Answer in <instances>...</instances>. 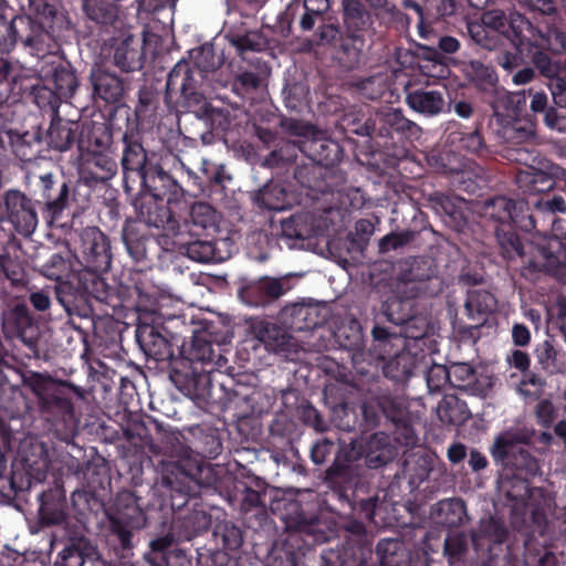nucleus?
<instances>
[{
  "label": "nucleus",
  "instance_id": "obj_1",
  "mask_svg": "<svg viewBox=\"0 0 566 566\" xmlns=\"http://www.w3.org/2000/svg\"><path fill=\"white\" fill-rule=\"evenodd\" d=\"M3 376L0 390V437L4 443L13 438L11 422L19 421L30 412V406L20 387L31 391L35 398L40 417L50 423L62 440L73 438L78 428L75 400L84 398L83 389L67 380H59L48 373L28 369L23 364Z\"/></svg>",
  "mask_w": 566,
  "mask_h": 566
},
{
  "label": "nucleus",
  "instance_id": "obj_2",
  "mask_svg": "<svg viewBox=\"0 0 566 566\" xmlns=\"http://www.w3.org/2000/svg\"><path fill=\"white\" fill-rule=\"evenodd\" d=\"M75 249L81 253L83 269L72 276L70 282L57 287V302L67 313L70 325L83 333L88 327L76 323L75 318L94 324L92 300L112 307L119 305L114 287L109 286L102 273L107 272L112 264L111 241L97 227H86L75 231Z\"/></svg>",
  "mask_w": 566,
  "mask_h": 566
},
{
  "label": "nucleus",
  "instance_id": "obj_3",
  "mask_svg": "<svg viewBox=\"0 0 566 566\" xmlns=\"http://www.w3.org/2000/svg\"><path fill=\"white\" fill-rule=\"evenodd\" d=\"M509 530L503 521L490 516L476 530L450 532L444 538L443 556L449 566H499L500 559L517 558L513 544H506Z\"/></svg>",
  "mask_w": 566,
  "mask_h": 566
},
{
  "label": "nucleus",
  "instance_id": "obj_4",
  "mask_svg": "<svg viewBox=\"0 0 566 566\" xmlns=\"http://www.w3.org/2000/svg\"><path fill=\"white\" fill-rule=\"evenodd\" d=\"M213 343L211 332L203 328L195 331L189 343L176 344L178 355L170 380L180 392L197 402L206 400L211 386L210 374L217 365L221 366L222 356L216 354Z\"/></svg>",
  "mask_w": 566,
  "mask_h": 566
},
{
  "label": "nucleus",
  "instance_id": "obj_5",
  "mask_svg": "<svg viewBox=\"0 0 566 566\" xmlns=\"http://www.w3.org/2000/svg\"><path fill=\"white\" fill-rule=\"evenodd\" d=\"M300 151L312 160L311 165L295 168L294 178L302 187L322 195L342 191L345 176L334 170L344 153L338 142L316 130L312 137L300 139Z\"/></svg>",
  "mask_w": 566,
  "mask_h": 566
},
{
  "label": "nucleus",
  "instance_id": "obj_6",
  "mask_svg": "<svg viewBox=\"0 0 566 566\" xmlns=\"http://www.w3.org/2000/svg\"><path fill=\"white\" fill-rule=\"evenodd\" d=\"M324 481L332 496L349 513L369 522L374 520L379 496L371 488L366 468L355 460L340 462L337 455L325 471Z\"/></svg>",
  "mask_w": 566,
  "mask_h": 566
},
{
  "label": "nucleus",
  "instance_id": "obj_7",
  "mask_svg": "<svg viewBox=\"0 0 566 566\" xmlns=\"http://www.w3.org/2000/svg\"><path fill=\"white\" fill-rule=\"evenodd\" d=\"M530 438L522 431L507 430L495 437L490 453L496 464L513 472L518 476V486L523 492L515 493L514 489L506 495L515 502L526 503L531 497H544L542 488L531 486L528 479L537 474L539 470L537 459L528 449L521 444H527Z\"/></svg>",
  "mask_w": 566,
  "mask_h": 566
},
{
  "label": "nucleus",
  "instance_id": "obj_8",
  "mask_svg": "<svg viewBox=\"0 0 566 566\" xmlns=\"http://www.w3.org/2000/svg\"><path fill=\"white\" fill-rule=\"evenodd\" d=\"M421 262L405 260L398 263L392 294L381 304V313L394 325H411L417 321L416 298L423 290V282L430 277L420 266Z\"/></svg>",
  "mask_w": 566,
  "mask_h": 566
},
{
  "label": "nucleus",
  "instance_id": "obj_9",
  "mask_svg": "<svg viewBox=\"0 0 566 566\" xmlns=\"http://www.w3.org/2000/svg\"><path fill=\"white\" fill-rule=\"evenodd\" d=\"M218 66L212 45L205 44L188 51V57L178 61L168 73L165 102L184 97L191 91H207L208 75Z\"/></svg>",
  "mask_w": 566,
  "mask_h": 566
},
{
  "label": "nucleus",
  "instance_id": "obj_10",
  "mask_svg": "<svg viewBox=\"0 0 566 566\" xmlns=\"http://www.w3.org/2000/svg\"><path fill=\"white\" fill-rule=\"evenodd\" d=\"M459 70L467 84L491 106L493 114L510 109L509 114L512 116L516 114L513 108L516 109L520 104L525 103V94L509 93L500 85L499 75L491 63L472 59L460 62Z\"/></svg>",
  "mask_w": 566,
  "mask_h": 566
},
{
  "label": "nucleus",
  "instance_id": "obj_11",
  "mask_svg": "<svg viewBox=\"0 0 566 566\" xmlns=\"http://www.w3.org/2000/svg\"><path fill=\"white\" fill-rule=\"evenodd\" d=\"M114 507V513L109 515L111 534L125 557V553L134 547V532L146 526L145 502L134 491L123 490L117 493Z\"/></svg>",
  "mask_w": 566,
  "mask_h": 566
},
{
  "label": "nucleus",
  "instance_id": "obj_12",
  "mask_svg": "<svg viewBox=\"0 0 566 566\" xmlns=\"http://www.w3.org/2000/svg\"><path fill=\"white\" fill-rule=\"evenodd\" d=\"M421 127L407 118L400 108H388L376 113L375 139L379 146L394 148L392 156H405L407 144L421 137Z\"/></svg>",
  "mask_w": 566,
  "mask_h": 566
},
{
  "label": "nucleus",
  "instance_id": "obj_13",
  "mask_svg": "<svg viewBox=\"0 0 566 566\" xmlns=\"http://www.w3.org/2000/svg\"><path fill=\"white\" fill-rule=\"evenodd\" d=\"M19 455L20 461L12 464L8 478L10 490L15 496L30 492L34 485L43 482L50 468L49 452L42 442L31 443L28 449H20Z\"/></svg>",
  "mask_w": 566,
  "mask_h": 566
},
{
  "label": "nucleus",
  "instance_id": "obj_14",
  "mask_svg": "<svg viewBox=\"0 0 566 566\" xmlns=\"http://www.w3.org/2000/svg\"><path fill=\"white\" fill-rule=\"evenodd\" d=\"M35 202L49 224L61 219L75 199V185L61 174L45 172L39 176Z\"/></svg>",
  "mask_w": 566,
  "mask_h": 566
},
{
  "label": "nucleus",
  "instance_id": "obj_15",
  "mask_svg": "<svg viewBox=\"0 0 566 566\" xmlns=\"http://www.w3.org/2000/svg\"><path fill=\"white\" fill-rule=\"evenodd\" d=\"M535 30L543 36V43L542 41H530V45H516V50L520 54L530 56L539 72L551 78L549 90L553 95V88L557 81L566 82V80L557 76L558 63L554 62L548 53L554 55L563 53L566 49V38L562 31L553 25L535 27Z\"/></svg>",
  "mask_w": 566,
  "mask_h": 566
},
{
  "label": "nucleus",
  "instance_id": "obj_16",
  "mask_svg": "<svg viewBox=\"0 0 566 566\" xmlns=\"http://www.w3.org/2000/svg\"><path fill=\"white\" fill-rule=\"evenodd\" d=\"M184 97L165 102L170 112L177 114L192 113L199 119L205 120L211 132L226 133L231 125L230 111L226 107H214L208 102L207 91H191Z\"/></svg>",
  "mask_w": 566,
  "mask_h": 566
},
{
  "label": "nucleus",
  "instance_id": "obj_17",
  "mask_svg": "<svg viewBox=\"0 0 566 566\" xmlns=\"http://www.w3.org/2000/svg\"><path fill=\"white\" fill-rule=\"evenodd\" d=\"M35 201L19 189L6 190L0 197V222H9L22 235H31L39 217Z\"/></svg>",
  "mask_w": 566,
  "mask_h": 566
},
{
  "label": "nucleus",
  "instance_id": "obj_18",
  "mask_svg": "<svg viewBox=\"0 0 566 566\" xmlns=\"http://www.w3.org/2000/svg\"><path fill=\"white\" fill-rule=\"evenodd\" d=\"M198 484L195 473L187 472L176 463L167 465L159 483L164 504L174 512L181 511L198 494Z\"/></svg>",
  "mask_w": 566,
  "mask_h": 566
},
{
  "label": "nucleus",
  "instance_id": "obj_19",
  "mask_svg": "<svg viewBox=\"0 0 566 566\" xmlns=\"http://www.w3.org/2000/svg\"><path fill=\"white\" fill-rule=\"evenodd\" d=\"M485 27L506 36L513 45H530V41H542L543 36L538 34L535 27L523 14L510 11L506 14L503 10H488L482 15Z\"/></svg>",
  "mask_w": 566,
  "mask_h": 566
},
{
  "label": "nucleus",
  "instance_id": "obj_20",
  "mask_svg": "<svg viewBox=\"0 0 566 566\" xmlns=\"http://www.w3.org/2000/svg\"><path fill=\"white\" fill-rule=\"evenodd\" d=\"M319 44L329 45L339 64L348 71L357 69L361 63L365 46L364 34L344 33L335 24L322 25Z\"/></svg>",
  "mask_w": 566,
  "mask_h": 566
},
{
  "label": "nucleus",
  "instance_id": "obj_21",
  "mask_svg": "<svg viewBox=\"0 0 566 566\" xmlns=\"http://www.w3.org/2000/svg\"><path fill=\"white\" fill-rule=\"evenodd\" d=\"M11 28L14 46L20 43L36 56H43L50 51L53 34L44 22L28 14H17L12 17Z\"/></svg>",
  "mask_w": 566,
  "mask_h": 566
},
{
  "label": "nucleus",
  "instance_id": "obj_22",
  "mask_svg": "<svg viewBox=\"0 0 566 566\" xmlns=\"http://www.w3.org/2000/svg\"><path fill=\"white\" fill-rule=\"evenodd\" d=\"M136 342L148 359L163 364V368L172 373L177 355L175 353V337L168 339L159 329L150 324H139L135 332Z\"/></svg>",
  "mask_w": 566,
  "mask_h": 566
},
{
  "label": "nucleus",
  "instance_id": "obj_23",
  "mask_svg": "<svg viewBox=\"0 0 566 566\" xmlns=\"http://www.w3.org/2000/svg\"><path fill=\"white\" fill-rule=\"evenodd\" d=\"M292 289V281L289 276H262L241 286L238 295L249 306L265 307L276 302Z\"/></svg>",
  "mask_w": 566,
  "mask_h": 566
},
{
  "label": "nucleus",
  "instance_id": "obj_24",
  "mask_svg": "<svg viewBox=\"0 0 566 566\" xmlns=\"http://www.w3.org/2000/svg\"><path fill=\"white\" fill-rule=\"evenodd\" d=\"M120 166L124 176V185L128 190V179L139 177L150 165L148 153L143 145V136L137 128L127 127L122 136Z\"/></svg>",
  "mask_w": 566,
  "mask_h": 566
},
{
  "label": "nucleus",
  "instance_id": "obj_25",
  "mask_svg": "<svg viewBox=\"0 0 566 566\" xmlns=\"http://www.w3.org/2000/svg\"><path fill=\"white\" fill-rule=\"evenodd\" d=\"M122 239L129 256L145 268L155 265L158 259L159 247L154 235L145 233L136 221H126L122 231Z\"/></svg>",
  "mask_w": 566,
  "mask_h": 566
},
{
  "label": "nucleus",
  "instance_id": "obj_26",
  "mask_svg": "<svg viewBox=\"0 0 566 566\" xmlns=\"http://www.w3.org/2000/svg\"><path fill=\"white\" fill-rule=\"evenodd\" d=\"M180 201H168L166 198L140 195L134 201L140 221L149 227L174 230L178 224L174 217V206Z\"/></svg>",
  "mask_w": 566,
  "mask_h": 566
},
{
  "label": "nucleus",
  "instance_id": "obj_27",
  "mask_svg": "<svg viewBox=\"0 0 566 566\" xmlns=\"http://www.w3.org/2000/svg\"><path fill=\"white\" fill-rule=\"evenodd\" d=\"M40 82L41 78L32 75L30 70L20 66L13 80L0 86V125L12 114L9 108L24 97L30 98Z\"/></svg>",
  "mask_w": 566,
  "mask_h": 566
},
{
  "label": "nucleus",
  "instance_id": "obj_28",
  "mask_svg": "<svg viewBox=\"0 0 566 566\" xmlns=\"http://www.w3.org/2000/svg\"><path fill=\"white\" fill-rule=\"evenodd\" d=\"M324 308L313 303H295L284 306L279 319L291 332H308L326 322Z\"/></svg>",
  "mask_w": 566,
  "mask_h": 566
},
{
  "label": "nucleus",
  "instance_id": "obj_29",
  "mask_svg": "<svg viewBox=\"0 0 566 566\" xmlns=\"http://www.w3.org/2000/svg\"><path fill=\"white\" fill-rule=\"evenodd\" d=\"M138 179L142 195L166 198L168 201H181L185 196L179 182L157 164L150 165Z\"/></svg>",
  "mask_w": 566,
  "mask_h": 566
},
{
  "label": "nucleus",
  "instance_id": "obj_30",
  "mask_svg": "<svg viewBox=\"0 0 566 566\" xmlns=\"http://www.w3.org/2000/svg\"><path fill=\"white\" fill-rule=\"evenodd\" d=\"M1 319L3 332L8 337L20 338L32 352H35L36 327L25 304L18 303L3 311Z\"/></svg>",
  "mask_w": 566,
  "mask_h": 566
},
{
  "label": "nucleus",
  "instance_id": "obj_31",
  "mask_svg": "<svg viewBox=\"0 0 566 566\" xmlns=\"http://www.w3.org/2000/svg\"><path fill=\"white\" fill-rule=\"evenodd\" d=\"M483 216L497 221L499 224L513 222L525 232L536 229L535 216L517 213L515 201L504 196L488 199L483 206Z\"/></svg>",
  "mask_w": 566,
  "mask_h": 566
},
{
  "label": "nucleus",
  "instance_id": "obj_32",
  "mask_svg": "<svg viewBox=\"0 0 566 566\" xmlns=\"http://www.w3.org/2000/svg\"><path fill=\"white\" fill-rule=\"evenodd\" d=\"M90 81L93 88V98L96 102L102 101L116 107L123 104L126 84L117 74L97 66L91 70Z\"/></svg>",
  "mask_w": 566,
  "mask_h": 566
},
{
  "label": "nucleus",
  "instance_id": "obj_33",
  "mask_svg": "<svg viewBox=\"0 0 566 566\" xmlns=\"http://www.w3.org/2000/svg\"><path fill=\"white\" fill-rule=\"evenodd\" d=\"M526 106V102L524 104H520L518 108H513L516 114L510 115L506 114L505 109H502V114H493L494 116L505 120L506 123L502 126L501 137L504 142L511 146H521L524 144L532 143L536 136V125L533 120L526 118H520L523 108ZM507 113H511L507 109Z\"/></svg>",
  "mask_w": 566,
  "mask_h": 566
},
{
  "label": "nucleus",
  "instance_id": "obj_34",
  "mask_svg": "<svg viewBox=\"0 0 566 566\" xmlns=\"http://www.w3.org/2000/svg\"><path fill=\"white\" fill-rule=\"evenodd\" d=\"M39 500V518L42 525H60L65 522L66 492L64 486L55 483L53 488L41 491L36 495Z\"/></svg>",
  "mask_w": 566,
  "mask_h": 566
},
{
  "label": "nucleus",
  "instance_id": "obj_35",
  "mask_svg": "<svg viewBox=\"0 0 566 566\" xmlns=\"http://www.w3.org/2000/svg\"><path fill=\"white\" fill-rule=\"evenodd\" d=\"M429 205L447 227L461 231L467 224L465 201L458 196L433 192Z\"/></svg>",
  "mask_w": 566,
  "mask_h": 566
},
{
  "label": "nucleus",
  "instance_id": "obj_36",
  "mask_svg": "<svg viewBox=\"0 0 566 566\" xmlns=\"http://www.w3.org/2000/svg\"><path fill=\"white\" fill-rule=\"evenodd\" d=\"M422 60L431 62L433 67H439L438 77H446L449 74L450 63L455 61L449 55L457 53L460 48V41L451 35H441L438 38L437 45L417 44Z\"/></svg>",
  "mask_w": 566,
  "mask_h": 566
},
{
  "label": "nucleus",
  "instance_id": "obj_37",
  "mask_svg": "<svg viewBox=\"0 0 566 566\" xmlns=\"http://www.w3.org/2000/svg\"><path fill=\"white\" fill-rule=\"evenodd\" d=\"M444 174L450 176L452 186L469 195H475L488 187L489 178L484 168L476 164H463L461 167L447 168L444 165Z\"/></svg>",
  "mask_w": 566,
  "mask_h": 566
},
{
  "label": "nucleus",
  "instance_id": "obj_38",
  "mask_svg": "<svg viewBox=\"0 0 566 566\" xmlns=\"http://www.w3.org/2000/svg\"><path fill=\"white\" fill-rule=\"evenodd\" d=\"M371 345L366 352V356L375 358L378 361H385L395 352L405 347V339L396 332L382 326L378 318L371 328Z\"/></svg>",
  "mask_w": 566,
  "mask_h": 566
},
{
  "label": "nucleus",
  "instance_id": "obj_39",
  "mask_svg": "<svg viewBox=\"0 0 566 566\" xmlns=\"http://www.w3.org/2000/svg\"><path fill=\"white\" fill-rule=\"evenodd\" d=\"M405 101L413 112L430 117L443 113L446 108L443 94L438 90L420 87L407 91Z\"/></svg>",
  "mask_w": 566,
  "mask_h": 566
},
{
  "label": "nucleus",
  "instance_id": "obj_40",
  "mask_svg": "<svg viewBox=\"0 0 566 566\" xmlns=\"http://www.w3.org/2000/svg\"><path fill=\"white\" fill-rule=\"evenodd\" d=\"M418 363V356L409 349L402 347L395 352L385 361H380V368L386 378L396 384L406 382L412 375Z\"/></svg>",
  "mask_w": 566,
  "mask_h": 566
},
{
  "label": "nucleus",
  "instance_id": "obj_41",
  "mask_svg": "<svg viewBox=\"0 0 566 566\" xmlns=\"http://www.w3.org/2000/svg\"><path fill=\"white\" fill-rule=\"evenodd\" d=\"M433 469V459L423 452L408 454L402 463L400 473L407 481L410 492L416 491L429 476Z\"/></svg>",
  "mask_w": 566,
  "mask_h": 566
},
{
  "label": "nucleus",
  "instance_id": "obj_42",
  "mask_svg": "<svg viewBox=\"0 0 566 566\" xmlns=\"http://www.w3.org/2000/svg\"><path fill=\"white\" fill-rule=\"evenodd\" d=\"M98 557L96 546L84 536L75 537L59 553L55 566H84Z\"/></svg>",
  "mask_w": 566,
  "mask_h": 566
},
{
  "label": "nucleus",
  "instance_id": "obj_43",
  "mask_svg": "<svg viewBox=\"0 0 566 566\" xmlns=\"http://www.w3.org/2000/svg\"><path fill=\"white\" fill-rule=\"evenodd\" d=\"M396 455V448L389 436L384 432L374 433L366 443L364 463L367 469H378L389 463Z\"/></svg>",
  "mask_w": 566,
  "mask_h": 566
},
{
  "label": "nucleus",
  "instance_id": "obj_44",
  "mask_svg": "<svg viewBox=\"0 0 566 566\" xmlns=\"http://www.w3.org/2000/svg\"><path fill=\"white\" fill-rule=\"evenodd\" d=\"M112 144V132L104 123H92L84 127L77 139L78 149L86 155L106 151Z\"/></svg>",
  "mask_w": 566,
  "mask_h": 566
},
{
  "label": "nucleus",
  "instance_id": "obj_45",
  "mask_svg": "<svg viewBox=\"0 0 566 566\" xmlns=\"http://www.w3.org/2000/svg\"><path fill=\"white\" fill-rule=\"evenodd\" d=\"M259 339L268 350L285 358H290L292 354L296 353L294 338L286 332V328H281L274 324H266L261 328Z\"/></svg>",
  "mask_w": 566,
  "mask_h": 566
},
{
  "label": "nucleus",
  "instance_id": "obj_46",
  "mask_svg": "<svg viewBox=\"0 0 566 566\" xmlns=\"http://www.w3.org/2000/svg\"><path fill=\"white\" fill-rule=\"evenodd\" d=\"M464 310L468 317L478 321L479 325L497 310V300L489 291L471 290L468 292Z\"/></svg>",
  "mask_w": 566,
  "mask_h": 566
},
{
  "label": "nucleus",
  "instance_id": "obj_47",
  "mask_svg": "<svg viewBox=\"0 0 566 566\" xmlns=\"http://www.w3.org/2000/svg\"><path fill=\"white\" fill-rule=\"evenodd\" d=\"M44 140L39 130L10 134V145L14 156L22 163H32L41 157Z\"/></svg>",
  "mask_w": 566,
  "mask_h": 566
},
{
  "label": "nucleus",
  "instance_id": "obj_48",
  "mask_svg": "<svg viewBox=\"0 0 566 566\" xmlns=\"http://www.w3.org/2000/svg\"><path fill=\"white\" fill-rule=\"evenodd\" d=\"M343 22L349 34H363L371 25V14L360 0H343Z\"/></svg>",
  "mask_w": 566,
  "mask_h": 566
},
{
  "label": "nucleus",
  "instance_id": "obj_49",
  "mask_svg": "<svg viewBox=\"0 0 566 566\" xmlns=\"http://www.w3.org/2000/svg\"><path fill=\"white\" fill-rule=\"evenodd\" d=\"M190 233L197 237L211 235L219 229L216 209L206 202H197L190 211Z\"/></svg>",
  "mask_w": 566,
  "mask_h": 566
},
{
  "label": "nucleus",
  "instance_id": "obj_50",
  "mask_svg": "<svg viewBox=\"0 0 566 566\" xmlns=\"http://www.w3.org/2000/svg\"><path fill=\"white\" fill-rule=\"evenodd\" d=\"M515 228L518 227L513 222L497 224L495 228L500 253L507 261L523 258L525 253L524 244Z\"/></svg>",
  "mask_w": 566,
  "mask_h": 566
},
{
  "label": "nucleus",
  "instance_id": "obj_51",
  "mask_svg": "<svg viewBox=\"0 0 566 566\" xmlns=\"http://www.w3.org/2000/svg\"><path fill=\"white\" fill-rule=\"evenodd\" d=\"M209 526L210 517L202 511L188 512L174 522V530L181 541H191L208 531Z\"/></svg>",
  "mask_w": 566,
  "mask_h": 566
},
{
  "label": "nucleus",
  "instance_id": "obj_52",
  "mask_svg": "<svg viewBox=\"0 0 566 566\" xmlns=\"http://www.w3.org/2000/svg\"><path fill=\"white\" fill-rule=\"evenodd\" d=\"M284 17L289 23H297L302 32H310L318 24L317 38L322 25L326 23V15L321 13H311L310 10L300 6V0H292L285 9Z\"/></svg>",
  "mask_w": 566,
  "mask_h": 566
},
{
  "label": "nucleus",
  "instance_id": "obj_53",
  "mask_svg": "<svg viewBox=\"0 0 566 566\" xmlns=\"http://www.w3.org/2000/svg\"><path fill=\"white\" fill-rule=\"evenodd\" d=\"M361 359H358V355L353 356V386L358 390H370L367 385L374 382L379 378L380 361L375 358H369L366 353H361Z\"/></svg>",
  "mask_w": 566,
  "mask_h": 566
},
{
  "label": "nucleus",
  "instance_id": "obj_54",
  "mask_svg": "<svg viewBox=\"0 0 566 566\" xmlns=\"http://www.w3.org/2000/svg\"><path fill=\"white\" fill-rule=\"evenodd\" d=\"M439 524L447 527H459L468 520L467 506L459 497L442 500L436 511Z\"/></svg>",
  "mask_w": 566,
  "mask_h": 566
},
{
  "label": "nucleus",
  "instance_id": "obj_55",
  "mask_svg": "<svg viewBox=\"0 0 566 566\" xmlns=\"http://www.w3.org/2000/svg\"><path fill=\"white\" fill-rule=\"evenodd\" d=\"M114 63L123 72L130 73L143 67L144 54L132 38H127L116 46Z\"/></svg>",
  "mask_w": 566,
  "mask_h": 566
},
{
  "label": "nucleus",
  "instance_id": "obj_56",
  "mask_svg": "<svg viewBox=\"0 0 566 566\" xmlns=\"http://www.w3.org/2000/svg\"><path fill=\"white\" fill-rule=\"evenodd\" d=\"M314 219L308 212L294 213L281 221L282 235L289 240H305L314 234Z\"/></svg>",
  "mask_w": 566,
  "mask_h": 566
},
{
  "label": "nucleus",
  "instance_id": "obj_57",
  "mask_svg": "<svg viewBox=\"0 0 566 566\" xmlns=\"http://www.w3.org/2000/svg\"><path fill=\"white\" fill-rule=\"evenodd\" d=\"M375 398L376 405L384 417L395 424H399L405 421L407 402L402 395L386 390L379 392Z\"/></svg>",
  "mask_w": 566,
  "mask_h": 566
},
{
  "label": "nucleus",
  "instance_id": "obj_58",
  "mask_svg": "<svg viewBox=\"0 0 566 566\" xmlns=\"http://www.w3.org/2000/svg\"><path fill=\"white\" fill-rule=\"evenodd\" d=\"M158 106L159 92L153 86H142L138 90V101L134 111L137 124H154Z\"/></svg>",
  "mask_w": 566,
  "mask_h": 566
},
{
  "label": "nucleus",
  "instance_id": "obj_59",
  "mask_svg": "<svg viewBox=\"0 0 566 566\" xmlns=\"http://www.w3.org/2000/svg\"><path fill=\"white\" fill-rule=\"evenodd\" d=\"M538 253L547 272L555 273L566 265V245L556 237L544 239L538 245Z\"/></svg>",
  "mask_w": 566,
  "mask_h": 566
},
{
  "label": "nucleus",
  "instance_id": "obj_60",
  "mask_svg": "<svg viewBox=\"0 0 566 566\" xmlns=\"http://www.w3.org/2000/svg\"><path fill=\"white\" fill-rule=\"evenodd\" d=\"M376 555L380 566H405L408 562V549L395 538H382L377 543Z\"/></svg>",
  "mask_w": 566,
  "mask_h": 566
},
{
  "label": "nucleus",
  "instance_id": "obj_61",
  "mask_svg": "<svg viewBox=\"0 0 566 566\" xmlns=\"http://www.w3.org/2000/svg\"><path fill=\"white\" fill-rule=\"evenodd\" d=\"M523 566H554L556 556L533 535L523 538Z\"/></svg>",
  "mask_w": 566,
  "mask_h": 566
},
{
  "label": "nucleus",
  "instance_id": "obj_62",
  "mask_svg": "<svg viewBox=\"0 0 566 566\" xmlns=\"http://www.w3.org/2000/svg\"><path fill=\"white\" fill-rule=\"evenodd\" d=\"M75 139L76 132L62 119L52 120L45 135L48 146L60 153L69 150L74 145Z\"/></svg>",
  "mask_w": 566,
  "mask_h": 566
},
{
  "label": "nucleus",
  "instance_id": "obj_63",
  "mask_svg": "<svg viewBox=\"0 0 566 566\" xmlns=\"http://www.w3.org/2000/svg\"><path fill=\"white\" fill-rule=\"evenodd\" d=\"M85 165L91 179L95 181H107L117 172V163L106 151L87 155Z\"/></svg>",
  "mask_w": 566,
  "mask_h": 566
},
{
  "label": "nucleus",
  "instance_id": "obj_64",
  "mask_svg": "<svg viewBox=\"0 0 566 566\" xmlns=\"http://www.w3.org/2000/svg\"><path fill=\"white\" fill-rule=\"evenodd\" d=\"M516 182L524 193H546L555 186V180L546 172L537 169L520 171Z\"/></svg>",
  "mask_w": 566,
  "mask_h": 566
}]
</instances>
